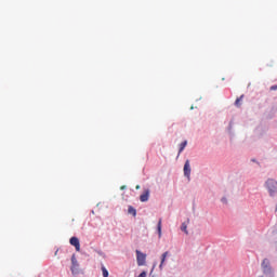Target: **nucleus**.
Returning <instances> with one entry per match:
<instances>
[{"label": "nucleus", "mask_w": 277, "mask_h": 277, "mask_svg": "<svg viewBox=\"0 0 277 277\" xmlns=\"http://www.w3.org/2000/svg\"><path fill=\"white\" fill-rule=\"evenodd\" d=\"M266 188L269 192V195L273 196L277 193V182L276 180H267Z\"/></svg>", "instance_id": "f257e3e1"}, {"label": "nucleus", "mask_w": 277, "mask_h": 277, "mask_svg": "<svg viewBox=\"0 0 277 277\" xmlns=\"http://www.w3.org/2000/svg\"><path fill=\"white\" fill-rule=\"evenodd\" d=\"M136 263L138 267L146 265V253H143L140 250H136Z\"/></svg>", "instance_id": "f03ea898"}, {"label": "nucleus", "mask_w": 277, "mask_h": 277, "mask_svg": "<svg viewBox=\"0 0 277 277\" xmlns=\"http://www.w3.org/2000/svg\"><path fill=\"white\" fill-rule=\"evenodd\" d=\"M262 271H263V274H272V265L269 263V260L264 259L262 261Z\"/></svg>", "instance_id": "7ed1b4c3"}, {"label": "nucleus", "mask_w": 277, "mask_h": 277, "mask_svg": "<svg viewBox=\"0 0 277 277\" xmlns=\"http://www.w3.org/2000/svg\"><path fill=\"white\" fill-rule=\"evenodd\" d=\"M71 273L79 274V263L77 262V258L75 255L71 256Z\"/></svg>", "instance_id": "20e7f679"}, {"label": "nucleus", "mask_w": 277, "mask_h": 277, "mask_svg": "<svg viewBox=\"0 0 277 277\" xmlns=\"http://www.w3.org/2000/svg\"><path fill=\"white\" fill-rule=\"evenodd\" d=\"M69 242H70V246H74L76 248L77 252H81V243L79 242V238L71 237Z\"/></svg>", "instance_id": "39448f33"}, {"label": "nucleus", "mask_w": 277, "mask_h": 277, "mask_svg": "<svg viewBox=\"0 0 277 277\" xmlns=\"http://www.w3.org/2000/svg\"><path fill=\"white\" fill-rule=\"evenodd\" d=\"M190 175H192V167L189 166V160H186L184 164V176L189 179Z\"/></svg>", "instance_id": "423d86ee"}, {"label": "nucleus", "mask_w": 277, "mask_h": 277, "mask_svg": "<svg viewBox=\"0 0 277 277\" xmlns=\"http://www.w3.org/2000/svg\"><path fill=\"white\" fill-rule=\"evenodd\" d=\"M148 198H150V190L145 189L144 193L140 196L141 202H148Z\"/></svg>", "instance_id": "0eeeda50"}, {"label": "nucleus", "mask_w": 277, "mask_h": 277, "mask_svg": "<svg viewBox=\"0 0 277 277\" xmlns=\"http://www.w3.org/2000/svg\"><path fill=\"white\" fill-rule=\"evenodd\" d=\"M169 254H170V252H168V251L164 252V253H162V255H161V262H160V265H159L160 269L163 268V263H166V259H168Z\"/></svg>", "instance_id": "6e6552de"}, {"label": "nucleus", "mask_w": 277, "mask_h": 277, "mask_svg": "<svg viewBox=\"0 0 277 277\" xmlns=\"http://www.w3.org/2000/svg\"><path fill=\"white\" fill-rule=\"evenodd\" d=\"M187 146V141H184L180 144V150H179V155L182 154L183 150H185V147Z\"/></svg>", "instance_id": "1a4fd4ad"}, {"label": "nucleus", "mask_w": 277, "mask_h": 277, "mask_svg": "<svg viewBox=\"0 0 277 277\" xmlns=\"http://www.w3.org/2000/svg\"><path fill=\"white\" fill-rule=\"evenodd\" d=\"M101 269H102L103 277H109V272L107 271L105 265H102Z\"/></svg>", "instance_id": "9d476101"}, {"label": "nucleus", "mask_w": 277, "mask_h": 277, "mask_svg": "<svg viewBox=\"0 0 277 277\" xmlns=\"http://www.w3.org/2000/svg\"><path fill=\"white\" fill-rule=\"evenodd\" d=\"M242 101H243V95H241L240 97L236 98V101H235L236 107H241V102Z\"/></svg>", "instance_id": "9b49d317"}, {"label": "nucleus", "mask_w": 277, "mask_h": 277, "mask_svg": "<svg viewBox=\"0 0 277 277\" xmlns=\"http://www.w3.org/2000/svg\"><path fill=\"white\" fill-rule=\"evenodd\" d=\"M128 212L130 213V215H137V211L135 210V208L131 206L129 207Z\"/></svg>", "instance_id": "f8f14e48"}, {"label": "nucleus", "mask_w": 277, "mask_h": 277, "mask_svg": "<svg viewBox=\"0 0 277 277\" xmlns=\"http://www.w3.org/2000/svg\"><path fill=\"white\" fill-rule=\"evenodd\" d=\"M157 230H158V237L159 239H161V219L158 221Z\"/></svg>", "instance_id": "ddd939ff"}, {"label": "nucleus", "mask_w": 277, "mask_h": 277, "mask_svg": "<svg viewBox=\"0 0 277 277\" xmlns=\"http://www.w3.org/2000/svg\"><path fill=\"white\" fill-rule=\"evenodd\" d=\"M181 230H183V233H185V235H189V232H187V224L186 223L182 224Z\"/></svg>", "instance_id": "4468645a"}, {"label": "nucleus", "mask_w": 277, "mask_h": 277, "mask_svg": "<svg viewBox=\"0 0 277 277\" xmlns=\"http://www.w3.org/2000/svg\"><path fill=\"white\" fill-rule=\"evenodd\" d=\"M138 277H146V272L143 271V272L138 275Z\"/></svg>", "instance_id": "2eb2a0df"}, {"label": "nucleus", "mask_w": 277, "mask_h": 277, "mask_svg": "<svg viewBox=\"0 0 277 277\" xmlns=\"http://www.w3.org/2000/svg\"><path fill=\"white\" fill-rule=\"evenodd\" d=\"M271 90H272V91H276V90H277V84H276V85H272V87H271Z\"/></svg>", "instance_id": "dca6fc26"}, {"label": "nucleus", "mask_w": 277, "mask_h": 277, "mask_svg": "<svg viewBox=\"0 0 277 277\" xmlns=\"http://www.w3.org/2000/svg\"><path fill=\"white\" fill-rule=\"evenodd\" d=\"M222 202L226 203V198L225 197L222 198Z\"/></svg>", "instance_id": "f3484780"}, {"label": "nucleus", "mask_w": 277, "mask_h": 277, "mask_svg": "<svg viewBox=\"0 0 277 277\" xmlns=\"http://www.w3.org/2000/svg\"><path fill=\"white\" fill-rule=\"evenodd\" d=\"M136 189H140V185L136 186Z\"/></svg>", "instance_id": "a211bd4d"}, {"label": "nucleus", "mask_w": 277, "mask_h": 277, "mask_svg": "<svg viewBox=\"0 0 277 277\" xmlns=\"http://www.w3.org/2000/svg\"><path fill=\"white\" fill-rule=\"evenodd\" d=\"M121 189H124V186H121Z\"/></svg>", "instance_id": "6ab92c4d"}, {"label": "nucleus", "mask_w": 277, "mask_h": 277, "mask_svg": "<svg viewBox=\"0 0 277 277\" xmlns=\"http://www.w3.org/2000/svg\"><path fill=\"white\" fill-rule=\"evenodd\" d=\"M55 256H57V251L55 252Z\"/></svg>", "instance_id": "aec40b11"}]
</instances>
